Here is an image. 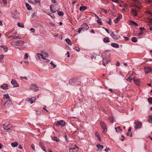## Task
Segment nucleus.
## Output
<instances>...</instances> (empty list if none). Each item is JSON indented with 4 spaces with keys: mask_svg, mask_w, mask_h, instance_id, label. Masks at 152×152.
<instances>
[{
    "mask_svg": "<svg viewBox=\"0 0 152 152\" xmlns=\"http://www.w3.org/2000/svg\"><path fill=\"white\" fill-rule=\"evenodd\" d=\"M18 143L17 142H15L11 143V145L12 147H16L18 145Z\"/></svg>",
    "mask_w": 152,
    "mask_h": 152,
    "instance_id": "nucleus-21",
    "label": "nucleus"
},
{
    "mask_svg": "<svg viewBox=\"0 0 152 152\" xmlns=\"http://www.w3.org/2000/svg\"><path fill=\"white\" fill-rule=\"evenodd\" d=\"M50 11L53 13H55L56 12V9L55 8V6L51 5L50 6Z\"/></svg>",
    "mask_w": 152,
    "mask_h": 152,
    "instance_id": "nucleus-17",
    "label": "nucleus"
},
{
    "mask_svg": "<svg viewBox=\"0 0 152 152\" xmlns=\"http://www.w3.org/2000/svg\"><path fill=\"white\" fill-rule=\"evenodd\" d=\"M143 34V31H141L140 33L138 34H137V35L138 36H139V35H142Z\"/></svg>",
    "mask_w": 152,
    "mask_h": 152,
    "instance_id": "nucleus-58",
    "label": "nucleus"
},
{
    "mask_svg": "<svg viewBox=\"0 0 152 152\" xmlns=\"http://www.w3.org/2000/svg\"><path fill=\"white\" fill-rule=\"evenodd\" d=\"M121 137H122V138L121 139V140H122V141H123L124 140L125 137H124V136L123 135H121Z\"/></svg>",
    "mask_w": 152,
    "mask_h": 152,
    "instance_id": "nucleus-61",
    "label": "nucleus"
},
{
    "mask_svg": "<svg viewBox=\"0 0 152 152\" xmlns=\"http://www.w3.org/2000/svg\"><path fill=\"white\" fill-rule=\"evenodd\" d=\"M101 10L102 12H104L105 13H107V10H105L103 8H101Z\"/></svg>",
    "mask_w": 152,
    "mask_h": 152,
    "instance_id": "nucleus-47",
    "label": "nucleus"
},
{
    "mask_svg": "<svg viewBox=\"0 0 152 152\" xmlns=\"http://www.w3.org/2000/svg\"><path fill=\"white\" fill-rule=\"evenodd\" d=\"M3 2V3L5 4H7V0H2Z\"/></svg>",
    "mask_w": 152,
    "mask_h": 152,
    "instance_id": "nucleus-62",
    "label": "nucleus"
},
{
    "mask_svg": "<svg viewBox=\"0 0 152 152\" xmlns=\"http://www.w3.org/2000/svg\"><path fill=\"white\" fill-rule=\"evenodd\" d=\"M4 57V56L3 55H1L0 56V60H1Z\"/></svg>",
    "mask_w": 152,
    "mask_h": 152,
    "instance_id": "nucleus-53",
    "label": "nucleus"
},
{
    "mask_svg": "<svg viewBox=\"0 0 152 152\" xmlns=\"http://www.w3.org/2000/svg\"><path fill=\"white\" fill-rule=\"evenodd\" d=\"M42 56H43V59L46 60V58L48 57V54L46 52H44L42 54Z\"/></svg>",
    "mask_w": 152,
    "mask_h": 152,
    "instance_id": "nucleus-20",
    "label": "nucleus"
},
{
    "mask_svg": "<svg viewBox=\"0 0 152 152\" xmlns=\"http://www.w3.org/2000/svg\"><path fill=\"white\" fill-rule=\"evenodd\" d=\"M11 83L14 87H17L19 86L18 83L15 80H12L11 82Z\"/></svg>",
    "mask_w": 152,
    "mask_h": 152,
    "instance_id": "nucleus-11",
    "label": "nucleus"
},
{
    "mask_svg": "<svg viewBox=\"0 0 152 152\" xmlns=\"http://www.w3.org/2000/svg\"><path fill=\"white\" fill-rule=\"evenodd\" d=\"M96 22L97 23L100 25H101L102 24V22L101 20V19H97L96 20Z\"/></svg>",
    "mask_w": 152,
    "mask_h": 152,
    "instance_id": "nucleus-33",
    "label": "nucleus"
},
{
    "mask_svg": "<svg viewBox=\"0 0 152 152\" xmlns=\"http://www.w3.org/2000/svg\"><path fill=\"white\" fill-rule=\"evenodd\" d=\"M109 25H111V20L110 18H108V20L107 21H106Z\"/></svg>",
    "mask_w": 152,
    "mask_h": 152,
    "instance_id": "nucleus-45",
    "label": "nucleus"
},
{
    "mask_svg": "<svg viewBox=\"0 0 152 152\" xmlns=\"http://www.w3.org/2000/svg\"><path fill=\"white\" fill-rule=\"evenodd\" d=\"M36 99L35 97H32L31 98H28L26 100L29 102L31 104H32L35 102Z\"/></svg>",
    "mask_w": 152,
    "mask_h": 152,
    "instance_id": "nucleus-6",
    "label": "nucleus"
},
{
    "mask_svg": "<svg viewBox=\"0 0 152 152\" xmlns=\"http://www.w3.org/2000/svg\"><path fill=\"white\" fill-rule=\"evenodd\" d=\"M110 36L114 39H118L120 38V36L115 34L113 32L110 34Z\"/></svg>",
    "mask_w": 152,
    "mask_h": 152,
    "instance_id": "nucleus-7",
    "label": "nucleus"
},
{
    "mask_svg": "<svg viewBox=\"0 0 152 152\" xmlns=\"http://www.w3.org/2000/svg\"><path fill=\"white\" fill-rule=\"evenodd\" d=\"M53 139L54 140H56L57 141H58L59 140V139H58L56 137H53Z\"/></svg>",
    "mask_w": 152,
    "mask_h": 152,
    "instance_id": "nucleus-50",
    "label": "nucleus"
},
{
    "mask_svg": "<svg viewBox=\"0 0 152 152\" xmlns=\"http://www.w3.org/2000/svg\"><path fill=\"white\" fill-rule=\"evenodd\" d=\"M148 21L151 23L152 21V18H148Z\"/></svg>",
    "mask_w": 152,
    "mask_h": 152,
    "instance_id": "nucleus-54",
    "label": "nucleus"
},
{
    "mask_svg": "<svg viewBox=\"0 0 152 152\" xmlns=\"http://www.w3.org/2000/svg\"><path fill=\"white\" fill-rule=\"evenodd\" d=\"M57 12L58 15L60 16H63L64 15V12H62L58 11Z\"/></svg>",
    "mask_w": 152,
    "mask_h": 152,
    "instance_id": "nucleus-41",
    "label": "nucleus"
},
{
    "mask_svg": "<svg viewBox=\"0 0 152 152\" xmlns=\"http://www.w3.org/2000/svg\"><path fill=\"white\" fill-rule=\"evenodd\" d=\"M31 88L35 91H37L39 89L38 87L35 84L32 85L31 86Z\"/></svg>",
    "mask_w": 152,
    "mask_h": 152,
    "instance_id": "nucleus-14",
    "label": "nucleus"
},
{
    "mask_svg": "<svg viewBox=\"0 0 152 152\" xmlns=\"http://www.w3.org/2000/svg\"><path fill=\"white\" fill-rule=\"evenodd\" d=\"M4 97L6 98V99H10V96L8 94H4Z\"/></svg>",
    "mask_w": 152,
    "mask_h": 152,
    "instance_id": "nucleus-42",
    "label": "nucleus"
},
{
    "mask_svg": "<svg viewBox=\"0 0 152 152\" xmlns=\"http://www.w3.org/2000/svg\"><path fill=\"white\" fill-rule=\"evenodd\" d=\"M18 26L19 27L23 28L24 27V25L22 23H18Z\"/></svg>",
    "mask_w": 152,
    "mask_h": 152,
    "instance_id": "nucleus-38",
    "label": "nucleus"
},
{
    "mask_svg": "<svg viewBox=\"0 0 152 152\" xmlns=\"http://www.w3.org/2000/svg\"><path fill=\"white\" fill-rule=\"evenodd\" d=\"M140 29L141 30V31H143L145 30V29L143 27H140Z\"/></svg>",
    "mask_w": 152,
    "mask_h": 152,
    "instance_id": "nucleus-56",
    "label": "nucleus"
},
{
    "mask_svg": "<svg viewBox=\"0 0 152 152\" xmlns=\"http://www.w3.org/2000/svg\"><path fill=\"white\" fill-rule=\"evenodd\" d=\"M4 129L6 132H9L12 129V126L8 123H5L3 125Z\"/></svg>",
    "mask_w": 152,
    "mask_h": 152,
    "instance_id": "nucleus-2",
    "label": "nucleus"
},
{
    "mask_svg": "<svg viewBox=\"0 0 152 152\" xmlns=\"http://www.w3.org/2000/svg\"><path fill=\"white\" fill-rule=\"evenodd\" d=\"M87 7L84 6H82V7H80V11H84L86 9H87Z\"/></svg>",
    "mask_w": 152,
    "mask_h": 152,
    "instance_id": "nucleus-28",
    "label": "nucleus"
},
{
    "mask_svg": "<svg viewBox=\"0 0 152 152\" xmlns=\"http://www.w3.org/2000/svg\"><path fill=\"white\" fill-rule=\"evenodd\" d=\"M8 87V86L6 84H4L1 86V88L4 90L7 89Z\"/></svg>",
    "mask_w": 152,
    "mask_h": 152,
    "instance_id": "nucleus-18",
    "label": "nucleus"
},
{
    "mask_svg": "<svg viewBox=\"0 0 152 152\" xmlns=\"http://www.w3.org/2000/svg\"><path fill=\"white\" fill-rule=\"evenodd\" d=\"M144 71L146 73L152 72V67L151 66H148L145 68Z\"/></svg>",
    "mask_w": 152,
    "mask_h": 152,
    "instance_id": "nucleus-5",
    "label": "nucleus"
},
{
    "mask_svg": "<svg viewBox=\"0 0 152 152\" xmlns=\"http://www.w3.org/2000/svg\"><path fill=\"white\" fill-rule=\"evenodd\" d=\"M82 30H83L82 28L81 27L80 28L78 31V33L80 34Z\"/></svg>",
    "mask_w": 152,
    "mask_h": 152,
    "instance_id": "nucleus-51",
    "label": "nucleus"
},
{
    "mask_svg": "<svg viewBox=\"0 0 152 152\" xmlns=\"http://www.w3.org/2000/svg\"><path fill=\"white\" fill-rule=\"evenodd\" d=\"M57 123L58 124L62 127L64 126L65 125V122L64 121L62 120L58 121Z\"/></svg>",
    "mask_w": 152,
    "mask_h": 152,
    "instance_id": "nucleus-15",
    "label": "nucleus"
},
{
    "mask_svg": "<svg viewBox=\"0 0 152 152\" xmlns=\"http://www.w3.org/2000/svg\"><path fill=\"white\" fill-rule=\"evenodd\" d=\"M48 14V15H49L53 18H55V16L53 14Z\"/></svg>",
    "mask_w": 152,
    "mask_h": 152,
    "instance_id": "nucleus-49",
    "label": "nucleus"
},
{
    "mask_svg": "<svg viewBox=\"0 0 152 152\" xmlns=\"http://www.w3.org/2000/svg\"><path fill=\"white\" fill-rule=\"evenodd\" d=\"M39 145L42 149L45 152H47L46 149L45 147L43 145L42 143H40Z\"/></svg>",
    "mask_w": 152,
    "mask_h": 152,
    "instance_id": "nucleus-25",
    "label": "nucleus"
},
{
    "mask_svg": "<svg viewBox=\"0 0 152 152\" xmlns=\"http://www.w3.org/2000/svg\"><path fill=\"white\" fill-rule=\"evenodd\" d=\"M26 6L28 10H30L31 9V6L28 3H26Z\"/></svg>",
    "mask_w": 152,
    "mask_h": 152,
    "instance_id": "nucleus-31",
    "label": "nucleus"
},
{
    "mask_svg": "<svg viewBox=\"0 0 152 152\" xmlns=\"http://www.w3.org/2000/svg\"><path fill=\"white\" fill-rule=\"evenodd\" d=\"M130 22L131 23V24L134 25L135 26H137L138 24L137 23L135 22L134 21L132 20Z\"/></svg>",
    "mask_w": 152,
    "mask_h": 152,
    "instance_id": "nucleus-34",
    "label": "nucleus"
},
{
    "mask_svg": "<svg viewBox=\"0 0 152 152\" xmlns=\"http://www.w3.org/2000/svg\"><path fill=\"white\" fill-rule=\"evenodd\" d=\"M28 55L27 53H26L24 55V59H27L28 58Z\"/></svg>",
    "mask_w": 152,
    "mask_h": 152,
    "instance_id": "nucleus-44",
    "label": "nucleus"
},
{
    "mask_svg": "<svg viewBox=\"0 0 152 152\" xmlns=\"http://www.w3.org/2000/svg\"><path fill=\"white\" fill-rule=\"evenodd\" d=\"M66 42L69 45H72V43L71 40L68 38H67L65 39Z\"/></svg>",
    "mask_w": 152,
    "mask_h": 152,
    "instance_id": "nucleus-30",
    "label": "nucleus"
},
{
    "mask_svg": "<svg viewBox=\"0 0 152 152\" xmlns=\"http://www.w3.org/2000/svg\"><path fill=\"white\" fill-rule=\"evenodd\" d=\"M100 126L103 129V132L105 133L107 131V128L106 124L104 122H101L100 123Z\"/></svg>",
    "mask_w": 152,
    "mask_h": 152,
    "instance_id": "nucleus-4",
    "label": "nucleus"
},
{
    "mask_svg": "<svg viewBox=\"0 0 152 152\" xmlns=\"http://www.w3.org/2000/svg\"><path fill=\"white\" fill-rule=\"evenodd\" d=\"M110 150V148H106L105 149L104 151L106 152H108L109 150Z\"/></svg>",
    "mask_w": 152,
    "mask_h": 152,
    "instance_id": "nucleus-57",
    "label": "nucleus"
},
{
    "mask_svg": "<svg viewBox=\"0 0 152 152\" xmlns=\"http://www.w3.org/2000/svg\"><path fill=\"white\" fill-rule=\"evenodd\" d=\"M36 55H37V57L39 59H41V58H42V59H43V57L42 54H40L39 53H37L36 54Z\"/></svg>",
    "mask_w": 152,
    "mask_h": 152,
    "instance_id": "nucleus-29",
    "label": "nucleus"
},
{
    "mask_svg": "<svg viewBox=\"0 0 152 152\" xmlns=\"http://www.w3.org/2000/svg\"><path fill=\"white\" fill-rule=\"evenodd\" d=\"M31 147L33 150H34V151L35 150V146L34 144H32L31 145Z\"/></svg>",
    "mask_w": 152,
    "mask_h": 152,
    "instance_id": "nucleus-52",
    "label": "nucleus"
},
{
    "mask_svg": "<svg viewBox=\"0 0 152 152\" xmlns=\"http://www.w3.org/2000/svg\"><path fill=\"white\" fill-rule=\"evenodd\" d=\"M113 1L116 3H118V0H111Z\"/></svg>",
    "mask_w": 152,
    "mask_h": 152,
    "instance_id": "nucleus-60",
    "label": "nucleus"
},
{
    "mask_svg": "<svg viewBox=\"0 0 152 152\" xmlns=\"http://www.w3.org/2000/svg\"><path fill=\"white\" fill-rule=\"evenodd\" d=\"M81 28H82L83 31H85L88 29L89 26L86 23H85L83 24L82 27Z\"/></svg>",
    "mask_w": 152,
    "mask_h": 152,
    "instance_id": "nucleus-13",
    "label": "nucleus"
},
{
    "mask_svg": "<svg viewBox=\"0 0 152 152\" xmlns=\"http://www.w3.org/2000/svg\"><path fill=\"white\" fill-rule=\"evenodd\" d=\"M11 37H12L13 39H21L22 38L21 36H11Z\"/></svg>",
    "mask_w": 152,
    "mask_h": 152,
    "instance_id": "nucleus-32",
    "label": "nucleus"
},
{
    "mask_svg": "<svg viewBox=\"0 0 152 152\" xmlns=\"http://www.w3.org/2000/svg\"><path fill=\"white\" fill-rule=\"evenodd\" d=\"M108 62L107 61L105 60V59L103 60V64L104 66H106L105 64H107Z\"/></svg>",
    "mask_w": 152,
    "mask_h": 152,
    "instance_id": "nucleus-43",
    "label": "nucleus"
},
{
    "mask_svg": "<svg viewBox=\"0 0 152 152\" xmlns=\"http://www.w3.org/2000/svg\"><path fill=\"white\" fill-rule=\"evenodd\" d=\"M116 65L117 66H119L120 65V63L118 61H117L116 64Z\"/></svg>",
    "mask_w": 152,
    "mask_h": 152,
    "instance_id": "nucleus-59",
    "label": "nucleus"
},
{
    "mask_svg": "<svg viewBox=\"0 0 152 152\" xmlns=\"http://www.w3.org/2000/svg\"><path fill=\"white\" fill-rule=\"evenodd\" d=\"M132 1H133L134 4L132 5V7H135L138 9H141L142 6L139 1L137 0H132Z\"/></svg>",
    "mask_w": 152,
    "mask_h": 152,
    "instance_id": "nucleus-3",
    "label": "nucleus"
},
{
    "mask_svg": "<svg viewBox=\"0 0 152 152\" xmlns=\"http://www.w3.org/2000/svg\"><path fill=\"white\" fill-rule=\"evenodd\" d=\"M148 102L150 104H152V98H149L148 99Z\"/></svg>",
    "mask_w": 152,
    "mask_h": 152,
    "instance_id": "nucleus-40",
    "label": "nucleus"
},
{
    "mask_svg": "<svg viewBox=\"0 0 152 152\" xmlns=\"http://www.w3.org/2000/svg\"><path fill=\"white\" fill-rule=\"evenodd\" d=\"M126 80H127V81H129L130 82L131 81V80H132V78H131V76H130L129 77H128L127 79H126Z\"/></svg>",
    "mask_w": 152,
    "mask_h": 152,
    "instance_id": "nucleus-46",
    "label": "nucleus"
},
{
    "mask_svg": "<svg viewBox=\"0 0 152 152\" xmlns=\"http://www.w3.org/2000/svg\"><path fill=\"white\" fill-rule=\"evenodd\" d=\"M95 135L96 137H97L98 140L100 141L101 140V138L99 135V133L97 132H96L95 133Z\"/></svg>",
    "mask_w": 152,
    "mask_h": 152,
    "instance_id": "nucleus-27",
    "label": "nucleus"
},
{
    "mask_svg": "<svg viewBox=\"0 0 152 152\" xmlns=\"http://www.w3.org/2000/svg\"><path fill=\"white\" fill-rule=\"evenodd\" d=\"M50 64L51 65L52 68H54L56 67V65L54 64L52 61L50 62Z\"/></svg>",
    "mask_w": 152,
    "mask_h": 152,
    "instance_id": "nucleus-39",
    "label": "nucleus"
},
{
    "mask_svg": "<svg viewBox=\"0 0 152 152\" xmlns=\"http://www.w3.org/2000/svg\"><path fill=\"white\" fill-rule=\"evenodd\" d=\"M148 121L149 123H152V116H149L148 117Z\"/></svg>",
    "mask_w": 152,
    "mask_h": 152,
    "instance_id": "nucleus-35",
    "label": "nucleus"
},
{
    "mask_svg": "<svg viewBox=\"0 0 152 152\" xmlns=\"http://www.w3.org/2000/svg\"><path fill=\"white\" fill-rule=\"evenodd\" d=\"M122 18V16L121 15H118L117 18L114 19V23H117L120 21V19H121Z\"/></svg>",
    "mask_w": 152,
    "mask_h": 152,
    "instance_id": "nucleus-12",
    "label": "nucleus"
},
{
    "mask_svg": "<svg viewBox=\"0 0 152 152\" xmlns=\"http://www.w3.org/2000/svg\"><path fill=\"white\" fill-rule=\"evenodd\" d=\"M52 2L53 3H57V1L56 0H52Z\"/></svg>",
    "mask_w": 152,
    "mask_h": 152,
    "instance_id": "nucleus-63",
    "label": "nucleus"
},
{
    "mask_svg": "<svg viewBox=\"0 0 152 152\" xmlns=\"http://www.w3.org/2000/svg\"><path fill=\"white\" fill-rule=\"evenodd\" d=\"M103 41L105 43H108L110 42L109 38L108 37H105L104 38Z\"/></svg>",
    "mask_w": 152,
    "mask_h": 152,
    "instance_id": "nucleus-24",
    "label": "nucleus"
},
{
    "mask_svg": "<svg viewBox=\"0 0 152 152\" xmlns=\"http://www.w3.org/2000/svg\"><path fill=\"white\" fill-rule=\"evenodd\" d=\"M131 11H132V14L133 16H136L137 15V10L136 9L132 8L131 10Z\"/></svg>",
    "mask_w": 152,
    "mask_h": 152,
    "instance_id": "nucleus-16",
    "label": "nucleus"
},
{
    "mask_svg": "<svg viewBox=\"0 0 152 152\" xmlns=\"http://www.w3.org/2000/svg\"><path fill=\"white\" fill-rule=\"evenodd\" d=\"M135 124L136 125V126L134 127L135 129L140 128L141 127V123L138 121H136L135 122Z\"/></svg>",
    "mask_w": 152,
    "mask_h": 152,
    "instance_id": "nucleus-8",
    "label": "nucleus"
},
{
    "mask_svg": "<svg viewBox=\"0 0 152 152\" xmlns=\"http://www.w3.org/2000/svg\"><path fill=\"white\" fill-rule=\"evenodd\" d=\"M75 49L77 51H79L80 50V49L79 47H76L75 48Z\"/></svg>",
    "mask_w": 152,
    "mask_h": 152,
    "instance_id": "nucleus-48",
    "label": "nucleus"
},
{
    "mask_svg": "<svg viewBox=\"0 0 152 152\" xmlns=\"http://www.w3.org/2000/svg\"><path fill=\"white\" fill-rule=\"evenodd\" d=\"M145 13L146 14V15L149 17L151 16L152 13L149 10H148L145 12Z\"/></svg>",
    "mask_w": 152,
    "mask_h": 152,
    "instance_id": "nucleus-26",
    "label": "nucleus"
},
{
    "mask_svg": "<svg viewBox=\"0 0 152 152\" xmlns=\"http://www.w3.org/2000/svg\"><path fill=\"white\" fill-rule=\"evenodd\" d=\"M2 48L3 49L4 51L5 52H7L8 50V48L6 46H5V45H2L1 46H0V48Z\"/></svg>",
    "mask_w": 152,
    "mask_h": 152,
    "instance_id": "nucleus-22",
    "label": "nucleus"
},
{
    "mask_svg": "<svg viewBox=\"0 0 152 152\" xmlns=\"http://www.w3.org/2000/svg\"><path fill=\"white\" fill-rule=\"evenodd\" d=\"M111 46L114 48H118L119 45L118 44L115 43H112L111 44Z\"/></svg>",
    "mask_w": 152,
    "mask_h": 152,
    "instance_id": "nucleus-19",
    "label": "nucleus"
},
{
    "mask_svg": "<svg viewBox=\"0 0 152 152\" xmlns=\"http://www.w3.org/2000/svg\"><path fill=\"white\" fill-rule=\"evenodd\" d=\"M30 30L32 32H35L34 29L33 28H31L30 29Z\"/></svg>",
    "mask_w": 152,
    "mask_h": 152,
    "instance_id": "nucleus-64",
    "label": "nucleus"
},
{
    "mask_svg": "<svg viewBox=\"0 0 152 152\" xmlns=\"http://www.w3.org/2000/svg\"><path fill=\"white\" fill-rule=\"evenodd\" d=\"M96 147L98 149H102L103 148V146L99 144H97Z\"/></svg>",
    "mask_w": 152,
    "mask_h": 152,
    "instance_id": "nucleus-37",
    "label": "nucleus"
},
{
    "mask_svg": "<svg viewBox=\"0 0 152 152\" xmlns=\"http://www.w3.org/2000/svg\"><path fill=\"white\" fill-rule=\"evenodd\" d=\"M137 41V39L136 37H133L132 39V41L134 42H136Z\"/></svg>",
    "mask_w": 152,
    "mask_h": 152,
    "instance_id": "nucleus-36",
    "label": "nucleus"
},
{
    "mask_svg": "<svg viewBox=\"0 0 152 152\" xmlns=\"http://www.w3.org/2000/svg\"><path fill=\"white\" fill-rule=\"evenodd\" d=\"M134 81L135 84L137 86H140L141 85V83L140 79H135L134 78Z\"/></svg>",
    "mask_w": 152,
    "mask_h": 152,
    "instance_id": "nucleus-9",
    "label": "nucleus"
},
{
    "mask_svg": "<svg viewBox=\"0 0 152 152\" xmlns=\"http://www.w3.org/2000/svg\"><path fill=\"white\" fill-rule=\"evenodd\" d=\"M40 0H34V1L36 3H40Z\"/></svg>",
    "mask_w": 152,
    "mask_h": 152,
    "instance_id": "nucleus-55",
    "label": "nucleus"
},
{
    "mask_svg": "<svg viewBox=\"0 0 152 152\" xmlns=\"http://www.w3.org/2000/svg\"><path fill=\"white\" fill-rule=\"evenodd\" d=\"M108 118L111 123H113L114 121V118L112 115L109 116Z\"/></svg>",
    "mask_w": 152,
    "mask_h": 152,
    "instance_id": "nucleus-23",
    "label": "nucleus"
},
{
    "mask_svg": "<svg viewBox=\"0 0 152 152\" xmlns=\"http://www.w3.org/2000/svg\"><path fill=\"white\" fill-rule=\"evenodd\" d=\"M24 42L22 40H20L15 42H13L11 43L12 45L16 48H19V46H22L23 45Z\"/></svg>",
    "mask_w": 152,
    "mask_h": 152,
    "instance_id": "nucleus-1",
    "label": "nucleus"
},
{
    "mask_svg": "<svg viewBox=\"0 0 152 152\" xmlns=\"http://www.w3.org/2000/svg\"><path fill=\"white\" fill-rule=\"evenodd\" d=\"M75 148H69V151L70 152H77L78 151V148L75 145Z\"/></svg>",
    "mask_w": 152,
    "mask_h": 152,
    "instance_id": "nucleus-10",
    "label": "nucleus"
}]
</instances>
